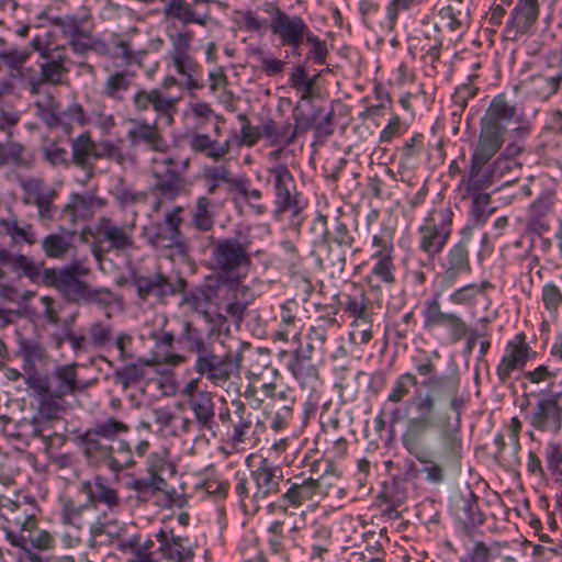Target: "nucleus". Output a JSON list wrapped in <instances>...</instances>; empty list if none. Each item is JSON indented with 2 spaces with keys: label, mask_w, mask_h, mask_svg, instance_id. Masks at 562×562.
<instances>
[{
  "label": "nucleus",
  "mask_w": 562,
  "mask_h": 562,
  "mask_svg": "<svg viewBox=\"0 0 562 562\" xmlns=\"http://www.w3.org/2000/svg\"><path fill=\"white\" fill-rule=\"evenodd\" d=\"M131 101L135 116L125 119V123L131 125L126 132V138L131 147L143 144L155 153L150 159L155 180L153 192L160 201H173L184 191L186 178L179 170L177 157L168 154L169 145L158 126V120L150 123L144 116L151 108L158 117H164L168 124H171L177 100L158 88H142L133 94Z\"/></svg>",
  "instance_id": "f257e3e1"
},
{
  "label": "nucleus",
  "mask_w": 562,
  "mask_h": 562,
  "mask_svg": "<svg viewBox=\"0 0 562 562\" xmlns=\"http://www.w3.org/2000/svg\"><path fill=\"white\" fill-rule=\"evenodd\" d=\"M416 372L426 376L422 382L425 391L416 390L407 401V409L413 414L402 435L403 447L418 461L429 460L426 434L442 428L453 418L449 411L461 413L464 398L460 395V379L457 374H436V366L430 357L415 363Z\"/></svg>",
  "instance_id": "f03ea898"
},
{
  "label": "nucleus",
  "mask_w": 562,
  "mask_h": 562,
  "mask_svg": "<svg viewBox=\"0 0 562 562\" xmlns=\"http://www.w3.org/2000/svg\"><path fill=\"white\" fill-rule=\"evenodd\" d=\"M71 154L53 140L43 146L44 159L53 167L68 168L75 165L85 175V183L95 176L98 160L114 161L121 167L134 166L137 158L133 154L124 153L122 147L111 139L94 142L90 132H82L70 143Z\"/></svg>",
  "instance_id": "7ed1b4c3"
},
{
  "label": "nucleus",
  "mask_w": 562,
  "mask_h": 562,
  "mask_svg": "<svg viewBox=\"0 0 562 562\" xmlns=\"http://www.w3.org/2000/svg\"><path fill=\"white\" fill-rule=\"evenodd\" d=\"M128 426L114 417L97 422L93 427L77 437L78 445L87 463L91 467H105L120 472L135 464L133 451L126 440H117L126 434Z\"/></svg>",
  "instance_id": "20e7f679"
},
{
  "label": "nucleus",
  "mask_w": 562,
  "mask_h": 562,
  "mask_svg": "<svg viewBox=\"0 0 562 562\" xmlns=\"http://www.w3.org/2000/svg\"><path fill=\"white\" fill-rule=\"evenodd\" d=\"M260 9L270 16L269 22L260 19L252 10L239 11L243 16L241 27L255 33H263L270 29L281 46L289 47L293 55L300 56V49L312 31L304 19L297 14H288L271 1L262 2Z\"/></svg>",
  "instance_id": "39448f33"
},
{
  "label": "nucleus",
  "mask_w": 562,
  "mask_h": 562,
  "mask_svg": "<svg viewBox=\"0 0 562 562\" xmlns=\"http://www.w3.org/2000/svg\"><path fill=\"white\" fill-rule=\"evenodd\" d=\"M187 349L195 356L194 372L215 387H225L233 375H237L241 367V355L231 351L215 353L213 346L204 340L199 330L190 323L184 325Z\"/></svg>",
  "instance_id": "423d86ee"
},
{
  "label": "nucleus",
  "mask_w": 562,
  "mask_h": 562,
  "mask_svg": "<svg viewBox=\"0 0 562 562\" xmlns=\"http://www.w3.org/2000/svg\"><path fill=\"white\" fill-rule=\"evenodd\" d=\"M179 293L182 294L180 305L201 315L210 324L222 325L226 322L227 317L222 311L238 324L243 321L248 305V301L241 302L229 286L221 283L206 289L196 288L190 291L184 289Z\"/></svg>",
  "instance_id": "0eeeda50"
},
{
  "label": "nucleus",
  "mask_w": 562,
  "mask_h": 562,
  "mask_svg": "<svg viewBox=\"0 0 562 562\" xmlns=\"http://www.w3.org/2000/svg\"><path fill=\"white\" fill-rule=\"evenodd\" d=\"M211 259L215 270L223 279L222 285H227L236 296H245L249 286L240 284L252 265L250 241L247 236L238 233L236 236L220 238L212 247Z\"/></svg>",
  "instance_id": "6e6552de"
},
{
  "label": "nucleus",
  "mask_w": 562,
  "mask_h": 562,
  "mask_svg": "<svg viewBox=\"0 0 562 562\" xmlns=\"http://www.w3.org/2000/svg\"><path fill=\"white\" fill-rule=\"evenodd\" d=\"M516 115L504 94L496 95L480 121V134L471 155L472 159L488 164L506 140L507 124Z\"/></svg>",
  "instance_id": "1a4fd4ad"
},
{
  "label": "nucleus",
  "mask_w": 562,
  "mask_h": 562,
  "mask_svg": "<svg viewBox=\"0 0 562 562\" xmlns=\"http://www.w3.org/2000/svg\"><path fill=\"white\" fill-rule=\"evenodd\" d=\"M89 234L93 238L91 250L97 260L114 251L115 254L127 255L136 249L135 225L130 223H117L106 216L98 218L93 227H86L81 237Z\"/></svg>",
  "instance_id": "9d476101"
},
{
  "label": "nucleus",
  "mask_w": 562,
  "mask_h": 562,
  "mask_svg": "<svg viewBox=\"0 0 562 562\" xmlns=\"http://www.w3.org/2000/svg\"><path fill=\"white\" fill-rule=\"evenodd\" d=\"M29 387L37 396V415L31 419H23L20 426L29 436L40 438L48 448L52 445V437L54 435V432L49 431L50 422L59 418L63 407L58 401L63 398L55 397L47 391L48 386L43 378H29Z\"/></svg>",
  "instance_id": "9b49d317"
},
{
  "label": "nucleus",
  "mask_w": 562,
  "mask_h": 562,
  "mask_svg": "<svg viewBox=\"0 0 562 562\" xmlns=\"http://www.w3.org/2000/svg\"><path fill=\"white\" fill-rule=\"evenodd\" d=\"M53 24L59 27L68 46L77 55H86L90 50L105 53L108 46L93 36L94 23L89 12L57 16Z\"/></svg>",
  "instance_id": "f8f14e48"
},
{
  "label": "nucleus",
  "mask_w": 562,
  "mask_h": 562,
  "mask_svg": "<svg viewBox=\"0 0 562 562\" xmlns=\"http://www.w3.org/2000/svg\"><path fill=\"white\" fill-rule=\"evenodd\" d=\"M18 183L22 190V201L26 205L37 209V216L42 223L55 220L58 209L55 204L58 191L45 179L35 176H20Z\"/></svg>",
  "instance_id": "ddd939ff"
},
{
  "label": "nucleus",
  "mask_w": 562,
  "mask_h": 562,
  "mask_svg": "<svg viewBox=\"0 0 562 562\" xmlns=\"http://www.w3.org/2000/svg\"><path fill=\"white\" fill-rule=\"evenodd\" d=\"M452 217L450 209L429 212L418 228L419 249L430 257L441 252L451 235Z\"/></svg>",
  "instance_id": "4468645a"
},
{
  "label": "nucleus",
  "mask_w": 562,
  "mask_h": 562,
  "mask_svg": "<svg viewBox=\"0 0 562 562\" xmlns=\"http://www.w3.org/2000/svg\"><path fill=\"white\" fill-rule=\"evenodd\" d=\"M10 274L16 279L26 278L34 284H42L49 273L43 262L21 252H14L0 245V280Z\"/></svg>",
  "instance_id": "2eb2a0df"
},
{
  "label": "nucleus",
  "mask_w": 562,
  "mask_h": 562,
  "mask_svg": "<svg viewBox=\"0 0 562 562\" xmlns=\"http://www.w3.org/2000/svg\"><path fill=\"white\" fill-rule=\"evenodd\" d=\"M130 282L135 288L138 299L143 302H147L150 297L164 301L168 295L183 292L188 285L183 278H178L176 282H171L161 272L145 276L137 270L131 271Z\"/></svg>",
  "instance_id": "dca6fc26"
},
{
  "label": "nucleus",
  "mask_w": 562,
  "mask_h": 562,
  "mask_svg": "<svg viewBox=\"0 0 562 562\" xmlns=\"http://www.w3.org/2000/svg\"><path fill=\"white\" fill-rule=\"evenodd\" d=\"M48 278H44V285L55 286L68 301L74 303H83L89 294L90 285L80 280V277L89 273L88 268L74 265L64 268L60 271L47 268Z\"/></svg>",
  "instance_id": "f3484780"
},
{
  "label": "nucleus",
  "mask_w": 562,
  "mask_h": 562,
  "mask_svg": "<svg viewBox=\"0 0 562 562\" xmlns=\"http://www.w3.org/2000/svg\"><path fill=\"white\" fill-rule=\"evenodd\" d=\"M191 38V32H178L170 35L172 47L169 52V56L177 72L186 79V87L189 89H196L199 88V83L195 76L199 71V64L190 55Z\"/></svg>",
  "instance_id": "a211bd4d"
},
{
  "label": "nucleus",
  "mask_w": 562,
  "mask_h": 562,
  "mask_svg": "<svg viewBox=\"0 0 562 562\" xmlns=\"http://www.w3.org/2000/svg\"><path fill=\"white\" fill-rule=\"evenodd\" d=\"M502 1L506 4H510L513 2V0ZM539 12V0H518L503 30L504 38L507 41H517L519 37L528 33L537 22Z\"/></svg>",
  "instance_id": "6ab92c4d"
},
{
  "label": "nucleus",
  "mask_w": 562,
  "mask_h": 562,
  "mask_svg": "<svg viewBox=\"0 0 562 562\" xmlns=\"http://www.w3.org/2000/svg\"><path fill=\"white\" fill-rule=\"evenodd\" d=\"M273 178L274 203L277 213L282 214L286 211H292L293 214L300 212V206L296 200L297 191L294 178L286 166L280 165L271 169Z\"/></svg>",
  "instance_id": "aec40b11"
},
{
  "label": "nucleus",
  "mask_w": 562,
  "mask_h": 562,
  "mask_svg": "<svg viewBox=\"0 0 562 562\" xmlns=\"http://www.w3.org/2000/svg\"><path fill=\"white\" fill-rule=\"evenodd\" d=\"M438 432L439 446L435 453L436 459L442 464H454L461 459L462 439L461 413L453 417V420L436 430Z\"/></svg>",
  "instance_id": "412c9836"
},
{
  "label": "nucleus",
  "mask_w": 562,
  "mask_h": 562,
  "mask_svg": "<svg viewBox=\"0 0 562 562\" xmlns=\"http://www.w3.org/2000/svg\"><path fill=\"white\" fill-rule=\"evenodd\" d=\"M47 383L48 392L58 398H65L68 395H75L89 387L90 382H81L77 378V363L63 364L52 372L50 376H44Z\"/></svg>",
  "instance_id": "4be33fe9"
},
{
  "label": "nucleus",
  "mask_w": 562,
  "mask_h": 562,
  "mask_svg": "<svg viewBox=\"0 0 562 562\" xmlns=\"http://www.w3.org/2000/svg\"><path fill=\"white\" fill-rule=\"evenodd\" d=\"M529 423L539 431L557 435L562 427V407L558 398L546 397L538 401Z\"/></svg>",
  "instance_id": "5701e85b"
},
{
  "label": "nucleus",
  "mask_w": 562,
  "mask_h": 562,
  "mask_svg": "<svg viewBox=\"0 0 562 562\" xmlns=\"http://www.w3.org/2000/svg\"><path fill=\"white\" fill-rule=\"evenodd\" d=\"M445 271L440 280L441 291L451 289L460 274L471 271L469 248L464 241L453 245L447 252Z\"/></svg>",
  "instance_id": "b1692460"
},
{
  "label": "nucleus",
  "mask_w": 562,
  "mask_h": 562,
  "mask_svg": "<svg viewBox=\"0 0 562 562\" xmlns=\"http://www.w3.org/2000/svg\"><path fill=\"white\" fill-rule=\"evenodd\" d=\"M93 201L92 196L80 193L70 194L68 202L59 213L61 227L74 234V227L79 221H85L93 215Z\"/></svg>",
  "instance_id": "393cba45"
},
{
  "label": "nucleus",
  "mask_w": 562,
  "mask_h": 562,
  "mask_svg": "<svg viewBox=\"0 0 562 562\" xmlns=\"http://www.w3.org/2000/svg\"><path fill=\"white\" fill-rule=\"evenodd\" d=\"M0 237L9 238L14 246H33L38 241L33 225L13 213L0 218Z\"/></svg>",
  "instance_id": "a878e982"
},
{
  "label": "nucleus",
  "mask_w": 562,
  "mask_h": 562,
  "mask_svg": "<svg viewBox=\"0 0 562 562\" xmlns=\"http://www.w3.org/2000/svg\"><path fill=\"white\" fill-rule=\"evenodd\" d=\"M181 207L176 212L168 213L164 224L156 225L148 231V240L155 247L171 248L180 244L181 233L179 224L181 218L177 215Z\"/></svg>",
  "instance_id": "bb28decb"
},
{
  "label": "nucleus",
  "mask_w": 562,
  "mask_h": 562,
  "mask_svg": "<svg viewBox=\"0 0 562 562\" xmlns=\"http://www.w3.org/2000/svg\"><path fill=\"white\" fill-rule=\"evenodd\" d=\"M187 403L193 413L198 430L209 431L215 436L216 423L213 394L211 392H202L192 400H187Z\"/></svg>",
  "instance_id": "cd10ccee"
},
{
  "label": "nucleus",
  "mask_w": 562,
  "mask_h": 562,
  "mask_svg": "<svg viewBox=\"0 0 562 562\" xmlns=\"http://www.w3.org/2000/svg\"><path fill=\"white\" fill-rule=\"evenodd\" d=\"M155 538L159 543L158 550L160 553L171 562H194L193 551L190 547L186 546V539L180 536H175L173 532L159 530Z\"/></svg>",
  "instance_id": "c85d7f7f"
},
{
  "label": "nucleus",
  "mask_w": 562,
  "mask_h": 562,
  "mask_svg": "<svg viewBox=\"0 0 562 562\" xmlns=\"http://www.w3.org/2000/svg\"><path fill=\"white\" fill-rule=\"evenodd\" d=\"M254 471L267 504L281 491L283 470L272 464L268 459H262Z\"/></svg>",
  "instance_id": "c756f323"
},
{
  "label": "nucleus",
  "mask_w": 562,
  "mask_h": 562,
  "mask_svg": "<svg viewBox=\"0 0 562 562\" xmlns=\"http://www.w3.org/2000/svg\"><path fill=\"white\" fill-rule=\"evenodd\" d=\"M80 492L86 495L90 504H104L110 510L120 505L117 492L109 486L101 476H95L92 481L81 482Z\"/></svg>",
  "instance_id": "7c9ffc66"
},
{
  "label": "nucleus",
  "mask_w": 562,
  "mask_h": 562,
  "mask_svg": "<svg viewBox=\"0 0 562 562\" xmlns=\"http://www.w3.org/2000/svg\"><path fill=\"white\" fill-rule=\"evenodd\" d=\"M299 531L300 527L293 526L290 529L289 535L285 536L283 530V522L279 520L273 521L267 529V542L269 546V551L272 554L286 559L289 555L290 543L293 547L297 546L295 533Z\"/></svg>",
  "instance_id": "2f4dec72"
},
{
  "label": "nucleus",
  "mask_w": 562,
  "mask_h": 562,
  "mask_svg": "<svg viewBox=\"0 0 562 562\" xmlns=\"http://www.w3.org/2000/svg\"><path fill=\"white\" fill-rule=\"evenodd\" d=\"M134 75L126 70L110 72L102 85L101 94L115 102H123L132 86Z\"/></svg>",
  "instance_id": "473e14b6"
},
{
  "label": "nucleus",
  "mask_w": 562,
  "mask_h": 562,
  "mask_svg": "<svg viewBox=\"0 0 562 562\" xmlns=\"http://www.w3.org/2000/svg\"><path fill=\"white\" fill-rule=\"evenodd\" d=\"M234 418L232 419L233 434L231 440L234 446L245 443L252 426L254 414L248 411L247 406L240 400L232 401Z\"/></svg>",
  "instance_id": "72a5a7b5"
},
{
  "label": "nucleus",
  "mask_w": 562,
  "mask_h": 562,
  "mask_svg": "<svg viewBox=\"0 0 562 562\" xmlns=\"http://www.w3.org/2000/svg\"><path fill=\"white\" fill-rule=\"evenodd\" d=\"M235 491L245 508L251 507L257 512L266 504L254 470L250 471L249 477H238Z\"/></svg>",
  "instance_id": "f704fd0d"
},
{
  "label": "nucleus",
  "mask_w": 562,
  "mask_h": 562,
  "mask_svg": "<svg viewBox=\"0 0 562 562\" xmlns=\"http://www.w3.org/2000/svg\"><path fill=\"white\" fill-rule=\"evenodd\" d=\"M189 147L196 154H203L207 158L218 161L229 153V142L218 143L207 134L194 133L189 138Z\"/></svg>",
  "instance_id": "c9c22d12"
},
{
  "label": "nucleus",
  "mask_w": 562,
  "mask_h": 562,
  "mask_svg": "<svg viewBox=\"0 0 562 562\" xmlns=\"http://www.w3.org/2000/svg\"><path fill=\"white\" fill-rule=\"evenodd\" d=\"M301 385L310 384L318 379V370L313 363L310 352L297 349L286 364Z\"/></svg>",
  "instance_id": "e433bc0d"
},
{
  "label": "nucleus",
  "mask_w": 562,
  "mask_h": 562,
  "mask_svg": "<svg viewBox=\"0 0 562 562\" xmlns=\"http://www.w3.org/2000/svg\"><path fill=\"white\" fill-rule=\"evenodd\" d=\"M454 510L457 518L465 526H481L485 521L477 505V497L472 491H469L467 496H460L456 499Z\"/></svg>",
  "instance_id": "4c0bfd02"
},
{
  "label": "nucleus",
  "mask_w": 562,
  "mask_h": 562,
  "mask_svg": "<svg viewBox=\"0 0 562 562\" xmlns=\"http://www.w3.org/2000/svg\"><path fill=\"white\" fill-rule=\"evenodd\" d=\"M166 13L184 24L195 23L205 25L210 19L207 11H200L188 0H171L166 8Z\"/></svg>",
  "instance_id": "58836bf2"
},
{
  "label": "nucleus",
  "mask_w": 562,
  "mask_h": 562,
  "mask_svg": "<svg viewBox=\"0 0 562 562\" xmlns=\"http://www.w3.org/2000/svg\"><path fill=\"white\" fill-rule=\"evenodd\" d=\"M486 162L475 159L470 160L468 179L462 181L464 194L472 195L482 193L481 190L490 187L494 180L490 169L483 172Z\"/></svg>",
  "instance_id": "ea45409f"
},
{
  "label": "nucleus",
  "mask_w": 562,
  "mask_h": 562,
  "mask_svg": "<svg viewBox=\"0 0 562 562\" xmlns=\"http://www.w3.org/2000/svg\"><path fill=\"white\" fill-rule=\"evenodd\" d=\"M562 81V75L535 76L524 83L527 94L539 100H548L554 94Z\"/></svg>",
  "instance_id": "a19ab883"
},
{
  "label": "nucleus",
  "mask_w": 562,
  "mask_h": 562,
  "mask_svg": "<svg viewBox=\"0 0 562 562\" xmlns=\"http://www.w3.org/2000/svg\"><path fill=\"white\" fill-rule=\"evenodd\" d=\"M191 224L201 232H210L215 224L214 203L207 196H199L191 210Z\"/></svg>",
  "instance_id": "79ce46f5"
},
{
  "label": "nucleus",
  "mask_w": 562,
  "mask_h": 562,
  "mask_svg": "<svg viewBox=\"0 0 562 562\" xmlns=\"http://www.w3.org/2000/svg\"><path fill=\"white\" fill-rule=\"evenodd\" d=\"M319 249L325 254L318 257L319 266L329 270L331 274L341 273L346 266L347 248L331 244V241H324L319 245Z\"/></svg>",
  "instance_id": "37998d69"
},
{
  "label": "nucleus",
  "mask_w": 562,
  "mask_h": 562,
  "mask_svg": "<svg viewBox=\"0 0 562 562\" xmlns=\"http://www.w3.org/2000/svg\"><path fill=\"white\" fill-rule=\"evenodd\" d=\"M316 496H318V494L314 479L305 477L301 480V482H292L281 497L285 503L299 507L303 503L314 499Z\"/></svg>",
  "instance_id": "c03bdc74"
},
{
  "label": "nucleus",
  "mask_w": 562,
  "mask_h": 562,
  "mask_svg": "<svg viewBox=\"0 0 562 562\" xmlns=\"http://www.w3.org/2000/svg\"><path fill=\"white\" fill-rule=\"evenodd\" d=\"M440 16L447 21V26L452 31L461 30L470 23V9L463 0H450V3L440 10Z\"/></svg>",
  "instance_id": "a18cd8bd"
},
{
  "label": "nucleus",
  "mask_w": 562,
  "mask_h": 562,
  "mask_svg": "<svg viewBox=\"0 0 562 562\" xmlns=\"http://www.w3.org/2000/svg\"><path fill=\"white\" fill-rule=\"evenodd\" d=\"M35 115L49 128H58L60 103L52 93H46L34 102Z\"/></svg>",
  "instance_id": "49530a36"
},
{
  "label": "nucleus",
  "mask_w": 562,
  "mask_h": 562,
  "mask_svg": "<svg viewBox=\"0 0 562 562\" xmlns=\"http://www.w3.org/2000/svg\"><path fill=\"white\" fill-rule=\"evenodd\" d=\"M31 52L27 48L16 46L5 47L0 50V70L8 69L9 77L19 74L30 58Z\"/></svg>",
  "instance_id": "de8ad7c7"
},
{
  "label": "nucleus",
  "mask_w": 562,
  "mask_h": 562,
  "mask_svg": "<svg viewBox=\"0 0 562 562\" xmlns=\"http://www.w3.org/2000/svg\"><path fill=\"white\" fill-rule=\"evenodd\" d=\"M201 177L210 195H214L220 190L222 183L233 182V175L225 165L205 166Z\"/></svg>",
  "instance_id": "09e8293b"
},
{
  "label": "nucleus",
  "mask_w": 562,
  "mask_h": 562,
  "mask_svg": "<svg viewBox=\"0 0 562 562\" xmlns=\"http://www.w3.org/2000/svg\"><path fill=\"white\" fill-rule=\"evenodd\" d=\"M318 496L328 497L333 494L340 496L344 488L338 486L339 475L330 461L325 462L323 474L318 479H314Z\"/></svg>",
  "instance_id": "8fccbe9b"
},
{
  "label": "nucleus",
  "mask_w": 562,
  "mask_h": 562,
  "mask_svg": "<svg viewBox=\"0 0 562 562\" xmlns=\"http://www.w3.org/2000/svg\"><path fill=\"white\" fill-rule=\"evenodd\" d=\"M338 325L335 317L321 316L315 319L307 333V351L311 352L315 346L322 347L327 339V331Z\"/></svg>",
  "instance_id": "3c124183"
},
{
  "label": "nucleus",
  "mask_w": 562,
  "mask_h": 562,
  "mask_svg": "<svg viewBox=\"0 0 562 562\" xmlns=\"http://www.w3.org/2000/svg\"><path fill=\"white\" fill-rule=\"evenodd\" d=\"M114 382L125 391L145 378V370L138 363L130 362L113 373Z\"/></svg>",
  "instance_id": "603ef678"
},
{
  "label": "nucleus",
  "mask_w": 562,
  "mask_h": 562,
  "mask_svg": "<svg viewBox=\"0 0 562 562\" xmlns=\"http://www.w3.org/2000/svg\"><path fill=\"white\" fill-rule=\"evenodd\" d=\"M115 201L121 207H126L131 204L145 202L147 194L143 191H134L130 188L123 178H120L116 186L112 190Z\"/></svg>",
  "instance_id": "864d4df0"
},
{
  "label": "nucleus",
  "mask_w": 562,
  "mask_h": 562,
  "mask_svg": "<svg viewBox=\"0 0 562 562\" xmlns=\"http://www.w3.org/2000/svg\"><path fill=\"white\" fill-rule=\"evenodd\" d=\"M122 532L123 528L119 526L115 520H108L105 516L104 520L99 517L90 527V533L94 541L97 539L102 541L104 538L105 541L111 542L114 539L120 538Z\"/></svg>",
  "instance_id": "5fc2aeb1"
},
{
  "label": "nucleus",
  "mask_w": 562,
  "mask_h": 562,
  "mask_svg": "<svg viewBox=\"0 0 562 562\" xmlns=\"http://www.w3.org/2000/svg\"><path fill=\"white\" fill-rule=\"evenodd\" d=\"M418 384L417 376L411 372L401 374L394 382L387 401L391 403H401L411 392L412 387Z\"/></svg>",
  "instance_id": "6e6d98bb"
},
{
  "label": "nucleus",
  "mask_w": 562,
  "mask_h": 562,
  "mask_svg": "<svg viewBox=\"0 0 562 562\" xmlns=\"http://www.w3.org/2000/svg\"><path fill=\"white\" fill-rule=\"evenodd\" d=\"M40 69L24 66L19 74L12 75V79L20 82L32 95L40 94L44 86Z\"/></svg>",
  "instance_id": "4d7b16f0"
},
{
  "label": "nucleus",
  "mask_w": 562,
  "mask_h": 562,
  "mask_svg": "<svg viewBox=\"0 0 562 562\" xmlns=\"http://www.w3.org/2000/svg\"><path fill=\"white\" fill-rule=\"evenodd\" d=\"M530 347L525 342L524 335H517L506 345L504 357L524 368L529 359Z\"/></svg>",
  "instance_id": "13d9d810"
},
{
  "label": "nucleus",
  "mask_w": 562,
  "mask_h": 562,
  "mask_svg": "<svg viewBox=\"0 0 562 562\" xmlns=\"http://www.w3.org/2000/svg\"><path fill=\"white\" fill-rule=\"evenodd\" d=\"M520 168V165L513 159L499 155L490 166V171L495 179H506V182H512L517 179L513 171Z\"/></svg>",
  "instance_id": "bf43d9fd"
},
{
  "label": "nucleus",
  "mask_w": 562,
  "mask_h": 562,
  "mask_svg": "<svg viewBox=\"0 0 562 562\" xmlns=\"http://www.w3.org/2000/svg\"><path fill=\"white\" fill-rule=\"evenodd\" d=\"M5 155L7 164L12 162L19 168H31L33 166V156L27 154L26 148L20 143H7Z\"/></svg>",
  "instance_id": "052dcab7"
},
{
  "label": "nucleus",
  "mask_w": 562,
  "mask_h": 562,
  "mask_svg": "<svg viewBox=\"0 0 562 562\" xmlns=\"http://www.w3.org/2000/svg\"><path fill=\"white\" fill-rule=\"evenodd\" d=\"M381 256V258H373L376 262L371 270V274L383 283L393 284L395 282L393 256H387L385 252Z\"/></svg>",
  "instance_id": "680f3d73"
},
{
  "label": "nucleus",
  "mask_w": 562,
  "mask_h": 562,
  "mask_svg": "<svg viewBox=\"0 0 562 562\" xmlns=\"http://www.w3.org/2000/svg\"><path fill=\"white\" fill-rule=\"evenodd\" d=\"M42 248L47 257L61 258L68 252L70 243L60 235L49 234L42 240Z\"/></svg>",
  "instance_id": "e2e57ef3"
},
{
  "label": "nucleus",
  "mask_w": 562,
  "mask_h": 562,
  "mask_svg": "<svg viewBox=\"0 0 562 562\" xmlns=\"http://www.w3.org/2000/svg\"><path fill=\"white\" fill-rule=\"evenodd\" d=\"M261 137H265L271 146L283 145L288 146L296 138V130L292 131L290 137H285V134H281L277 124L272 120H268L262 126H260Z\"/></svg>",
  "instance_id": "0e129e2a"
},
{
  "label": "nucleus",
  "mask_w": 562,
  "mask_h": 562,
  "mask_svg": "<svg viewBox=\"0 0 562 562\" xmlns=\"http://www.w3.org/2000/svg\"><path fill=\"white\" fill-rule=\"evenodd\" d=\"M44 60V63L40 64L41 78L43 79L44 85H59L63 77L69 72L68 67L66 65L52 63L47 59Z\"/></svg>",
  "instance_id": "69168bd1"
},
{
  "label": "nucleus",
  "mask_w": 562,
  "mask_h": 562,
  "mask_svg": "<svg viewBox=\"0 0 562 562\" xmlns=\"http://www.w3.org/2000/svg\"><path fill=\"white\" fill-rule=\"evenodd\" d=\"M305 43L311 45L307 58L317 65H324L328 54L326 42L311 31L305 38Z\"/></svg>",
  "instance_id": "338daca9"
},
{
  "label": "nucleus",
  "mask_w": 562,
  "mask_h": 562,
  "mask_svg": "<svg viewBox=\"0 0 562 562\" xmlns=\"http://www.w3.org/2000/svg\"><path fill=\"white\" fill-rule=\"evenodd\" d=\"M546 462L552 475L562 476V447L558 442H549L546 448Z\"/></svg>",
  "instance_id": "774afa93"
}]
</instances>
